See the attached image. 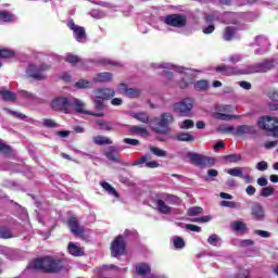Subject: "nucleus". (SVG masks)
I'll return each instance as SVG.
<instances>
[{"instance_id":"obj_31","label":"nucleus","mask_w":278,"mask_h":278,"mask_svg":"<svg viewBox=\"0 0 278 278\" xmlns=\"http://www.w3.org/2000/svg\"><path fill=\"white\" fill-rule=\"evenodd\" d=\"M96 124L99 126V128L102 131H112L114 128L112 127V124L110 122H105L103 119H97Z\"/></svg>"},{"instance_id":"obj_26","label":"nucleus","mask_w":278,"mask_h":278,"mask_svg":"<svg viewBox=\"0 0 278 278\" xmlns=\"http://www.w3.org/2000/svg\"><path fill=\"white\" fill-rule=\"evenodd\" d=\"M194 90L198 92H205L210 88V83L207 80H198L193 85Z\"/></svg>"},{"instance_id":"obj_2","label":"nucleus","mask_w":278,"mask_h":278,"mask_svg":"<svg viewBox=\"0 0 278 278\" xmlns=\"http://www.w3.org/2000/svg\"><path fill=\"white\" fill-rule=\"evenodd\" d=\"M35 270H45L46 273H60L64 268V261L55 257L37 258L33 264Z\"/></svg>"},{"instance_id":"obj_41","label":"nucleus","mask_w":278,"mask_h":278,"mask_svg":"<svg viewBox=\"0 0 278 278\" xmlns=\"http://www.w3.org/2000/svg\"><path fill=\"white\" fill-rule=\"evenodd\" d=\"M124 97H127L128 99H138V97H140V89L128 88Z\"/></svg>"},{"instance_id":"obj_35","label":"nucleus","mask_w":278,"mask_h":278,"mask_svg":"<svg viewBox=\"0 0 278 278\" xmlns=\"http://www.w3.org/2000/svg\"><path fill=\"white\" fill-rule=\"evenodd\" d=\"M20 97L26 101H38V97H36V94L25 90L20 91Z\"/></svg>"},{"instance_id":"obj_24","label":"nucleus","mask_w":278,"mask_h":278,"mask_svg":"<svg viewBox=\"0 0 278 278\" xmlns=\"http://www.w3.org/2000/svg\"><path fill=\"white\" fill-rule=\"evenodd\" d=\"M67 249H68L71 255H74V257H79V256L84 255V249H81L80 247L76 245L73 242L68 243Z\"/></svg>"},{"instance_id":"obj_48","label":"nucleus","mask_w":278,"mask_h":278,"mask_svg":"<svg viewBox=\"0 0 278 278\" xmlns=\"http://www.w3.org/2000/svg\"><path fill=\"white\" fill-rule=\"evenodd\" d=\"M218 131L222 134H231L232 136H236V127L233 126H222L218 128Z\"/></svg>"},{"instance_id":"obj_49","label":"nucleus","mask_w":278,"mask_h":278,"mask_svg":"<svg viewBox=\"0 0 278 278\" xmlns=\"http://www.w3.org/2000/svg\"><path fill=\"white\" fill-rule=\"evenodd\" d=\"M224 160H226V162L236 163V162H240V160H242V155L229 154V155L224 156Z\"/></svg>"},{"instance_id":"obj_21","label":"nucleus","mask_w":278,"mask_h":278,"mask_svg":"<svg viewBox=\"0 0 278 278\" xmlns=\"http://www.w3.org/2000/svg\"><path fill=\"white\" fill-rule=\"evenodd\" d=\"M112 78H113L112 73L102 72V73L97 74V75L93 77V81H97V83H99V84H105V83H108V81H112Z\"/></svg>"},{"instance_id":"obj_32","label":"nucleus","mask_w":278,"mask_h":278,"mask_svg":"<svg viewBox=\"0 0 278 278\" xmlns=\"http://www.w3.org/2000/svg\"><path fill=\"white\" fill-rule=\"evenodd\" d=\"M214 118H217V121H231L232 118H240V116L216 112L214 113Z\"/></svg>"},{"instance_id":"obj_55","label":"nucleus","mask_w":278,"mask_h":278,"mask_svg":"<svg viewBox=\"0 0 278 278\" xmlns=\"http://www.w3.org/2000/svg\"><path fill=\"white\" fill-rule=\"evenodd\" d=\"M76 88L84 89V88H90V81L80 79L75 84Z\"/></svg>"},{"instance_id":"obj_53","label":"nucleus","mask_w":278,"mask_h":278,"mask_svg":"<svg viewBox=\"0 0 278 278\" xmlns=\"http://www.w3.org/2000/svg\"><path fill=\"white\" fill-rule=\"evenodd\" d=\"M12 55H14L12 50L0 49V59L12 58Z\"/></svg>"},{"instance_id":"obj_50","label":"nucleus","mask_w":278,"mask_h":278,"mask_svg":"<svg viewBox=\"0 0 278 278\" xmlns=\"http://www.w3.org/2000/svg\"><path fill=\"white\" fill-rule=\"evenodd\" d=\"M149 160H151V157H149V155L141 156L140 159L136 160L132 163V166H140L142 168V164H147V162H149Z\"/></svg>"},{"instance_id":"obj_17","label":"nucleus","mask_w":278,"mask_h":278,"mask_svg":"<svg viewBox=\"0 0 278 278\" xmlns=\"http://www.w3.org/2000/svg\"><path fill=\"white\" fill-rule=\"evenodd\" d=\"M118 153H121V151H118V148L116 147H109L104 151V155L108 157V160H110V162H116L117 164H121V156H118Z\"/></svg>"},{"instance_id":"obj_19","label":"nucleus","mask_w":278,"mask_h":278,"mask_svg":"<svg viewBox=\"0 0 278 278\" xmlns=\"http://www.w3.org/2000/svg\"><path fill=\"white\" fill-rule=\"evenodd\" d=\"M254 134H256L255 126L240 125L236 128V136H253Z\"/></svg>"},{"instance_id":"obj_8","label":"nucleus","mask_w":278,"mask_h":278,"mask_svg":"<svg viewBox=\"0 0 278 278\" xmlns=\"http://www.w3.org/2000/svg\"><path fill=\"white\" fill-rule=\"evenodd\" d=\"M258 127L270 131L275 138H278V119L276 117L263 116L258 119Z\"/></svg>"},{"instance_id":"obj_63","label":"nucleus","mask_w":278,"mask_h":278,"mask_svg":"<svg viewBox=\"0 0 278 278\" xmlns=\"http://www.w3.org/2000/svg\"><path fill=\"white\" fill-rule=\"evenodd\" d=\"M268 98L270 101H276L278 102V91L277 90H271L268 92Z\"/></svg>"},{"instance_id":"obj_27","label":"nucleus","mask_w":278,"mask_h":278,"mask_svg":"<svg viewBox=\"0 0 278 278\" xmlns=\"http://www.w3.org/2000/svg\"><path fill=\"white\" fill-rule=\"evenodd\" d=\"M100 186H101V188H103V190H105V192H108L112 197H116V199H118V192H116V189L114 187H112V185H110L106 181H102V182H100Z\"/></svg>"},{"instance_id":"obj_45","label":"nucleus","mask_w":278,"mask_h":278,"mask_svg":"<svg viewBox=\"0 0 278 278\" xmlns=\"http://www.w3.org/2000/svg\"><path fill=\"white\" fill-rule=\"evenodd\" d=\"M228 175H231V177H240L242 179V168L240 167H233L227 170Z\"/></svg>"},{"instance_id":"obj_25","label":"nucleus","mask_w":278,"mask_h":278,"mask_svg":"<svg viewBox=\"0 0 278 278\" xmlns=\"http://www.w3.org/2000/svg\"><path fill=\"white\" fill-rule=\"evenodd\" d=\"M238 14L236 13H231V12H227L224 13L220 17L222 23H232L236 24L238 23Z\"/></svg>"},{"instance_id":"obj_9","label":"nucleus","mask_w":278,"mask_h":278,"mask_svg":"<svg viewBox=\"0 0 278 278\" xmlns=\"http://www.w3.org/2000/svg\"><path fill=\"white\" fill-rule=\"evenodd\" d=\"M194 108V99L185 98L180 102L174 104L175 112H178L180 116H190V112Z\"/></svg>"},{"instance_id":"obj_46","label":"nucleus","mask_w":278,"mask_h":278,"mask_svg":"<svg viewBox=\"0 0 278 278\" xmlns=\"http://www.w3.org/2000/svg\"><path fill=\"white\" fill-rule=\"evenodd\" d=\"M188 216H199V214H203V207L192 206L188 210Z\"/></svg>"},{"instance_id":"obj_28","label":"nucleus","mask_w":278,"mask_h":278,"mask_svg":"<svg viewBox=\"0 0 278 278\" xmlns=\"http://www.w3.org/2000/svg\"><path fill=\"white\" fill-rule=\"evenodd\" d=\"M130 131L131 134H136L137 136H141V137L149 136V130H147V127H142V126H131Z\"/></svg>"},{"instance_id":"obj_16","label":"nucleus","mask_w":278,"mask_h":278,"mask_svg":"<svg viewBox=\"0 0 278 278\" xmlns=\"http://www.w3.org/2000/svg\"><path fill=\"white\" fill-rule=\"evenodd\" d=\"M135 270L137 275H141L147 278H154L155 276L151 274V266L147 263H139L136 265Z\"/></svg>"},{"instance_id":"obj_54","label":"nucleus","mask_w":278,"mask_h":278,"mask_svg":"<svg viewBox=\"0 0 278 278\" xmlns=\"http://www.w3.org/2000/svg\"><path fill=\"white\" fill-rule=\"evenodd\" d=\"M100 64H103V66H121V64H118L110 59H101Z\"/></svg>"},{"instance_id":"obj_33","label":"nucleus","mask_w":278,"mask_h":278,"mask_svg":"<svg viewBox=\"0 0 278 278\" xmlns=\"http://www.w3.org/2000/svg\"><path fill=\"white\" fill-rule=\"evenodd\" d=\"M154 68H166L167 71H181L180 67H177L170 63H156L153 64Z\"/></svg>"},{"instance_id":"obj_11","label":"nucleus","mask_w":278,"mask_h":278,"mask_svg":"<svg viewBox=\"0 0 278 278\" xmlns=\"http://www.w3.org/2000/svg\"><path fill=\"white\" fill-rule=\"evenodd\" d=\"M73 108L77 114H87L88 116H97L101 117L103 116V113H93L90 111H86V104L84 101L77 99V98H70V110Z\"/></svg>"},{"instance_id":"obj_60","label":"nucleus","mask_w":278,"mask_h":278,"mask_svg":"<svg viewBox=\"0 0 278 278\" xmlns=\"http://www.w3.org/2000/svg\"><path fill=\"white\" fill-rule=\"evenodd\" d=\"M255 236H260L261 238H270V232L266 230H254Z\"/></svg>"},{"instance_id":"obj_56","label":"nucleus","mask_w":278,"mask_h":278,"mask_svg":"<svg viewBox=\"0 0 278 278\" xmlns=\"http://www.w3.org/2000/svg\"><path fill=\"white\" fill-rule=\"evenodd\" d=\"M163 199H165V201H167L168 203H179V198H177V195L165 194Z\"/></svg>"},{"instance_id":"obj_18","label":"nucleus","mask_w":278,"mask_h":278,"mask_svg":"<svg viewBox=\"0 0 278 278\" xmlns=\"http://www.w3.org/2000/svg\"><path fill=\"white\" fill-rule=\"evenodd\" d=\"M68 227L74 236H84V227L79 226V222L76 217L68 219Z\"/></svg>"},{"instance_id":"obj_30","label":"nucleus","mask_w":278,"mask_h":278,"mask_svg":"<svg viewBox=\"0 0 278 278\" xmlns=\"http://www.w3.org/2000/svg\"><path fill=\"white\" fill-rule=\"evenodd\" d=\"M0 94L4 101H16V93L10 90L2 89L0 90Z\"/></svg>"},{"instance_id":"obj_3","label":"nucleus","mask_w":278,"mask_h":278,"mask_svg":"<svg viewBox=\"0 0 278 278\" xmlns=\"http://www.w3.org/2000/svg\"><path fill=\"white\" fill-rule=\"evenodd\" d=\"M175 123V116L173 113H162L159 117H153V127L155 134H163L166 136L168 134V126Z\"/></svg>"},{"instance_id":"obj_52","label":"nucleus","mask_w":278,"mask_h":278,"mask_svg":"<svg viewBox=\"0 0 278 278\" xmlns=\"http://www.w3.org/2000/svg\"><path fill=\"white\" fill-rule=\"evenodd\" d=\"M256 170H261V173H264V170H268V162L261 161L255 166Z\"/></svg>"},{"instance_id":"obj_57","label":"nucleus","mask_w":278,"mask_h":278,"mask_svg":"<svg viewBox=\"0 0 278 278\" xmlns=\"http://www.w3.org/2000/svg\"><path fill=\"white\" fill-rule=\"evenodd\" d=\"M242 61V55L240 54H231L228 59V62H230L231 64H238V62Z\"/></svg>"},{"instance_id":"obj_22","label":"nucleus","mask_w":278,"mask_h":278,"mask_svg":"<svg viewBox=\"0 0 278 278\" xmlns=\"http://www.w3.org/2000/svg\"><path fill=\"white\" fill-rule=\"evenodd\" d=\"M174 139L178 140V142H194V136L188 132H178L175 135Z\"/></svg>"},{"instance_id":"obj_51","label":"nucleus","mask_w":278,"mask_h":278,"mask_svg":"<svg viewBox=\"0 0 278 278\" xmlns=\"http://www.w3.org/2000/svg\"><path fill=\"white\" fill-rule=\"evenodd\" d=\"M220 206L222 207H230L232 210H236L239 207V204L233 201H222Z\"/></svg>"},{"instance_id":"obj_42","label":"nucleus","mask_w":278,"mask_h":278,"mask_svg":"<svg viewBox=\"0 0 278 278\" xmlns=\"http://www.w3.org/2000/svg\"><path fill=\"white\" fill-rule=\"evenodd\" d=\"M273 194H275V187H264L262 190H261V197H265V198H268V197H273Z\"/></svg>"},{"instance_id":"obj_12","label":"nucleus","mask_w":278,"mask_h":278,"mask_svg":"<svg viewBox=\"0 0 278 278\" xmlns=\"http://www.w3.org/2000/svg\"><path fill=\"white\" fill-rule=\"evenodd\" d=\"M126 243L123 235L117 236L111 244V255L118 257V255H125Z\"/></svg>"},{"instance_id":"obj_59","label":"nucleus","mask_w":278,"mask_h":278,"mask_svg":"<svg viewBox=\"0 0 278 278\" xmlns=\"http://www.w3.org/2000/svg\"><path fill=\"white\" fill-rule=\"evenodd\" d=\"M124 142H125V144H130V147H138V144H140L139 140L131 139V138H125Z\"/></svg>"},{"instance_id":"obj_34","label":"nucleus","mask_w":278,"mask_h":278,"mask_svg":"<svg viewBox=\"0 0 278 278\" xmlns=\"http://www.w3.org/2000/svg\"><path fill=\"white\" fill-rule=\"evenodd\" d=\"M14 21V15L8 11L0 12V22L1 23H12Z\"/></svg>"},{"instance_id":"obj_4","label":"nucleus","mask_w":278,"mask_h":278,"mask_svg":"<svg viewBox=\"0 0 278 278\" xmlns=\"http://www.w3.org/2000/svg\"><path fill=\"white\" fill-rule=\"evenodd\" d=\"M161 21L164 23V25L175 27L176 29H184V27H186L188 24V17L180 13L165 15L161 18Z\"/></svg>"},{"instance_id":"obj_47","label":"nucleus","mask_w":278,"mask_h":278,"mask_svg":"<svg viewBox=\"0 0 278 278\" xmlns=\"http://www.w3.org/2000/svg\"><path fill=\"white\" fill-rule=\"evenodd\" d=\"M150 151H151V153H153V155H156V157H166V155H167L166 151H164L160 148L151 147Z\"/></svg>"},{"instance_id":"obj_20","label":"nucleus","mask_w":278,"mask_h":278,"mask_svg":"<svg viewBox=\"0 0 278 278\" xmlns=\"http://www.w3.org/2000/svg\"><path fill=\"white\" fill-rule=\"evenodd\" d=\"M132 118L139 121V123H144V125H153V118L149 117V114L140 112V113H132Z\"/></svg>"},{"instance_id":"obj_38","label":"nucleus","mask_w":278,"mask_h":278,"mask_svg":"<svg viewBox=\"0 0 278 278\" xmlns=\"http://www.w3.org/2000/svg\"><path fill=\"white\" fill-rule=\"evenodd\" d=\"M231 229L235 231H244V229H247V224L241 220H235L231 223Z\"/></svg>"},{"instance_id":"obj_58","label":"nucleus","mask_w":278,"mask_h":278,"mask_svg":"<svg viewBox=\"0 0 278 278\" xmlns=\"http://www.w3.org/2000/svg\"><path fill=\"white\" fill-rule=\"evenodd\" d=\"M0 238H3V239L12 238V232L7 228H0Z\"/></svg>"},{"instance_id":"obj_43","label":"nucleus","mask_w":278,"mask_h":278,"mask_svg":"<svg viewBox=\"0 0 278 278\" xmlns=\"http://www.w3.org/2000/svg\"><path fill=\"white\" fill-rule=\"evenodd\" d=\"M173 244L175 249H184L186 247V241H184V238L181 237H175Z\"/></svg>"},{"instance_id":"obj_23","label":"nucleus","mask_w":278,"mask_h":278,"mask_svg":"<svg viewBox=\"0 0 278 278\" xmlns=\"http://www.w3.org/2000/svg\"><path fill=\"white\" fill-rule=\"evenodd\" d=\"M156 210L160 214H168L170 212V206L166 205V202L162 199L155 200Z\"/></svg>"},{"instance_id":"obj_44","label":"nucleus","mask_w":278,"mask_h":278,"mask_svg":"<svg viewBox=\"0 0 278 278\" xmlns=\"http://www.w3.org/2000/svg\"><path fill=\"white\" fill-rule=\"evenodd\" d=\"M180 129H192L194 127V122L192 119H185L178 124Z\"/></svg>"},{"instance_id":"obj_6","label":"nucleus","mask_w":278,"mask_h":278,"mask_svg":"<svg viewBox=\"0 0 278 278\" xmlns=\"http://www.w3.org/2000/svg\"><path fill=\"white\" fill-rule=\"evenodd\" d=\"M187 156L191 164H194V166H199L200 168H206L216 164V160H214V157L205 156L203 154L189 152Z\"/></svg>"},{"instance_id":"obj_15","label":"nucleus","mask_w":278,"mask_h":278,"mask_svg":"<svg viewBox=\"0 0 278 278\" xmlns=\"http://www.w3.org/2000/svg\"><path fill=\"white\" fill-rule=\"evenodd\" d=\"M255 43L261 47V49L255 50L256 55H264L266 51H268V47H270V42L264 36H257L255 39Z\"/></svg>"},{"instance_id":"obj_10","label":"nucleus","mask_w":278,"mask_h":278,"mask_svg":"<svg viewBox=\"0 0 278 278\" xmlns=\"http://www.w3.org/2000/svg\"><path fill=\"white\" fill-rule=\"evenodd\" d=\"M51 108L55 112H64L65 114L71 113V98L59 97L52 100Z\"/></svg>"},{"instance_id":"obj_62","label":"nucleus","mask_w":278,"mask_h":278,"mask_svg":"<svg viewBox=\"0 0 278 278\" xmlns=\"http://www.w3.org/2000/svg\"><path fill=\"white\" fill-rule=\"evenodd\" d=\"M185 227L189 229V231H195L197 233L201 232V227L197 225L187 224Z\"/></svg>"},{"instance_id":"obj_1","label":"nucleus","mask_w":278,"mask_h":278,"mask_svg":"<svg viewBox=\"0 0 278 278\" xmlns=\"http://www.w3.org/2000/svg\"><path fill=\"white\" fill-rule=\"evenodd\" d=\"M275 68V60H265L262 63L250 65L247 70H240L238 67H231L227 65H222L216 67L217 73H224V75H250L251 73H267V71H273Z\"/></svg>"},{"instance_id":"obj_7","label":"nucleus","mask_w":278,"mask_h":278,"mask_svg":"<svg viewBox=\"0 0 278 278\" xmlns=\"http://www.w3.org/2000/svg\"><path fill=\"white\" fill-rule=\"evenodd\" d=\"M94 98L93 102L96 105V110H103V101L108 99H112L114 94H116V91L111 88H104V89H97L93 91Z\"/></svg>"},{"instance_id":"obj_40","label":"nucleus","mask_w":278,"mask_h":278,"mask_svg":"<svg viewBox=\"0 0 278 278\" xmlns=\"http://www.w3.org/2000/svg\"><path fill=\"white\" fill-rule=\"evenodd\" d=\"M65 62H68V64H77L81 62V59L75 54L67 53L64 56Z\"/></svg>"},{"instance_id":"obj_36","label":"nucleus","mask_w":278,"mask_h":278,"mask_svg":"<svg viewBox=\"0 0 278 278\" xmlns=\"http://www.w3.org/2000/svg\"><path fill=\"white\" fill-rule=\"evenodd\" d=\"M207 242L212 247H220V244H223V240L218 237V235H211Z\"/></svg>"},{"instance_id":"obj_13","label":"nucleus","mask_w":278,"mask_h":278,"mask_svg":"<svg viewBox=\"0 0 278 278\" xmlns=\"http://www.w3.org/2000/svg\"><path fill=\"white\" fill-rule=\"evenodd\" d=\"M67 26L70 27V29H72L75 40H77V42H86V28L76 25L73 20L67 23Z\"/></svg>"},{"instance_id":"obj_37","label":"nucleus","mask_w":278,"mask_h":278,"mask_svg":"<svg viewBox=\"0 0 278 278\" xmlns=\"http://www.w3.org/2000/svg\"><path fill=\"white\" fill-rule=\"evenodd\" d=\"M235 34H236V28L228 26L225 28L223 38H224V40L229 41V40H231V38H233Z\"/></svg>"},{"instance_id":"obj_61","label":"nucleus","mask_w":278,"mask_h":278,"mask_svg":"<svg viewBox=\"0 0 278 278\" xmlns=\"http://www.w3.org/2000/svg\"><path fill=\"white\" fill-rule=\"evenodd\" d=\"M43 127H58V124L53 119H43Z\"/></svg>"},{"instance_id":"obj_14","label":"nucleus","mask_w":278,"mask_h":278,"mask_svg":"<svg viewBox=\"0 0 278 278\" xmlns=\"http://www.w3.org/2000/svg\"><path fill=\"white\" fill-rule=\"evenodd\" d=\"M251 215L252 218L254 220H257L258 223L266 220V211L264 210V206L260 203L253 204L251 208Z\"/></svg>"},{"instance_id":"obj_64","label":"nucleus","mask_w":278,"mask_h":278,"mask_svg":"<svg viewBox=\"0 0 278 278\" xmlns=\"http://www.w3.org/2000/svg\"><path fill=\"white\" fill-rule=\"evenodd\" d=\"M218 112H231V106L227 104H222L217 106Z\"/></svg>"},{"instance_id":"obj_39","label":"nucleus","mask_w":278,"mask_h":278,"mask_svg":"<svg viewBox=\"0 0 278 278\" xmlns=\"http://www.w3.org/2000/svg\"><path fill=\"white\" fill-rule=\"evenodd\" d=\"M101 273H105V270H117L118 273H127V268H118L116 265H103L100 268Z\"/></svg>"},{"instance_id":"obj_5","label":"nucleus","mask_w":278,"mask_h":278,"mask_svg":"<svg viewBox=\"0 0 278 278\" xmlns=\"http://www.w3.org/2000/svg\"><path fill=\"white\" fill-rule=\"evenodd\" d=\"M51 66L48 64H36L31 63L28 65V68L26 70V74L28 77H31L33 79H37L38 81H42V79H47V71H49Z\"/></svg>"},{"instance_id":"obj_29","label":"nucleus","mask_w":278,"mask_h":278,"mask_svg":"<svg viewBox=\"0 0 278 278\" xmlns=\"http://www.w3.org/2000/svg\"><path fill=\"white\" fill-rule=\"evenodd\" d=\"M93 142L94 144H99L100 147L103 144H113L112 139L101 135L93 137Z\"/></svg>"}]
</instances>
